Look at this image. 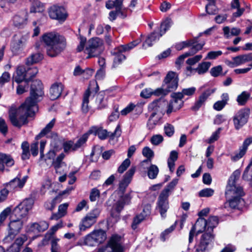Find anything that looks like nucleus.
<instances>
[{"label": "nucleus", "instance_id": "obj_1", "mask_svg": "<svg viewBox=\"0 0 252 252\" xmlns=\"http://www.w3.org/2000/svg\"><path fill=\"white\" fill-rule=\"evenodd\" d=\"M44 95L43 85L40 80L32 82L30 95L25 102L18 108L12 106L9 111V117L12 125L17 127H21L27 123L28 117H32L37 112V103L41 101Z\"/></svg>", "mask_w": 252, "mask_h": 252}, {"label": "nucleus", "instance_id": "obj_2", "mask_svg": "<svg viewBox=\"0 0 252 252\" xmlns=\"http://www.w3.org/2000/svg\"><path fill=\"white\" fill-rule=\"evenodd\" d=\"M46 53L51 57L58 56L65 47L66 41L64 37L55 32H49L42 36Z\"/></svg>", "mask_w": 252, "mask_h": 252}, {"label": "nucleus", "instance_id": "obj_3", "mask_svg": "<svg viewBox=\"0 0 252 252\" xmlns=\"http://www.w3.org/2000/svg\"><path fill=\"white\" fill-rule=\"evenodd\" d=\"M240 174L239 171H235L229 180L226 187L225 194L227 196L233 195H236V196L225 203V208L230 207L231 208H236L238 207L240 204L244 202V200L240 197L244 194L243 189L241 187L237 186L235 183L236 180L238 179Z\"/></svg>", "mask_w": 252, "mask_h": 252}, {"label": "nucleus", "instance_id": "obj_4", "mask_svg": "<svg viewBox=\"0 0 252 252\" xmlns=\"http://www.w3.org/2000/svg\"><path fill=\"white\" fill-rule=\"evenodd\" d=\"M219 222L217 217H211L207 220V232L201 237L198 243L194 247V252H206L209 246L212 244L214 237L212 232Z\"/></svg>", "mask_w": 252, "mask_h": 252}, {"label": "nucleus", "instance_id": "obj_5", "mask_svg": "<svg viewBox=\"0 0 252 252\" xmlns=\"http://www.w3.org/2000/svg\"><path fill=\"white\" fill-rule=\"evenodd\" d=\"M178 183V179H173L161 191L158 196L157 208L159 210L161 217L163 218L165 217V213L169 208L168 198L170 194L173 191Z\"/></svg>", "mask_w": 252, "mask_h": 252}, {"label": "nucleus", "instance_id": "obj_6", "mask_svg": "<svg viewBox=\"0 0 252 252\" xmlns=\"http://www.w3.org/2000/svg\"><path fill=\"white\" fill-rule=\"evenodd\" d=\"M165 104V102H161L157 100L149 105L148 109L152 112L147 123L149 129H153L161 119L163 115V106Z\"/></svg>", "mask_w": 252, "mask_h": 252}, {"label": "nucleus", "instance_id": "obj_7", "mask_svg": "<svg viewBox=\"0 0 252 252\" xmlns=\"http://www.w3.org/2000/svg\"><path fill=\"white\" fill-rule=\"evenodd\" d=\"M103 41L98 37L89 39L87 43L85 52L88 55L87 59L99 55L103 50Z\"/></svg>", "mask_w": 252, "mask_h": 252}, {"label": "nucleus", "instance_id": "obj_8", "mask_svg": "<svg viewBox=\"0 0 252 252\" xmlns=\"http://www.w3.org/2000/svg\"><path fill=\"white\" fill-rule=\"evenodd\" d=\"M34 203L32 198H27L22 201L13 209L12 217L22 219L27 216Z\"/></svg>", "mask_w": 252, "mask_h": 252}, {"label": "nucleus", "instance_id": "obj_9", "mask_svg": "<svg viewBox=\"0 0 252 252\" xmlns=\"http://www.w3.org/2000/svg\"><path fill=\"white\" fill-rule=\"evenodd\" d=\"M12 220L9 223L8 234L3 239V242L5 243L11 242L15 236L20 232L23 227V222L22 219L14 218L12 217Z\"/></svg>", "mask_w": 252, "mask_h": 252}, {"label": "nucleus", "instance_id": "obj_10", "mask_svg": "<svg viewBox=\"0 0 252 252\" xmlns=\"http://www.w3.org/2000/svg\"><path fill=\"white\" fill-rule=\"evenodd\" d=\"M121 132V129L119 125L117 126L114 132L111 133L108 132L106 130L97 126H92L89 130L90 134L93 133L95 135H97L99 138L101 140L105 139L107 137H109L110 139H114L115 138L120 137Z\"/></svg>", "mask_w": 252, "mask_h": 252}, {"label": "nucleus", "instance_id": "obj_11", "mask_svg": "<svg viewBox=\"0 0 252 252\" xmlns=\"http://www.w3.org/2000/svg\"><path fill=\"white\" fill-rule=\"evenodd\" d=\"M250 114V109L248 108H242L235 114L233 117V122L236 129H240L248 122Z\"/></svg>", "mask_w": 252, "mask_h": 252}, {"label": "nucleus", "instance_id": "obj_12", "mask_svg": "<svg viewBox=\"0 0 252 252\" xmlns=\"http://www.w3.org/2000/svg\"><path fill=\"white\" fill-rule=\"evenodd\" d=\"M100 214L98 209L93 210L89 214H87L82 220L79 224L80 231H85L91 227L96 222V219Z\"/></svg>", "mask_w": 252, "mask_h": 252}, {"label": "nucleus", "instance_id": "obj_13", "mask_svg": "<svg viewBox=\"0 0 252 252\" xmlns=\"http://www.w3.org/2000/svg\"><path fill=\"white\" fill-rule=\"evenodd\" d=\"M29 36L24 35L19 37H15L11 43V50L16 54H19L27 44Z\"/></svg>", "mask_w": 252, "mask_h": 252}, {"label": "nucleus", "instance_id": "obj_14", "mask_svg": "<svg viewBox=\"0 0 252 252\" xmlns=\"http://www.w3.org/2000/svg\"><path fill=\"white\" fill-rule=\"evenodd\" d=\"M204 230L207 231V220L204 218H200L197 220L195 224L192 226L189 231V243H191L192 242L196 231H197V234H199Z\"/></svg>", "mask_w": 252, "mask_h": 252}, {"label": "nucleus", "instance_id": "obj_15", "mask_svg": "<svg viewBox=\"0 0 252 252\" xmlns=\"http://www.w3.org/2000/svg\"><path fill=\"white\" fill-rule=\"evenodd\" d=\"M178 83V78L177 74L174 72L170 71L164 80L163 87H164L170 92L177 88Z\"/></svg>", "mask_w": 252, "mask_h": 252}, {"label": "nucleus", "instance_id": "obj_16", "mask_svg": "<svg viewBox=\"0 0 252 252\" xmlns=\"http://www.w3.org/2000/svg\"><path fill=\"white\" fill-rule=\"evenodd\" d=\"M48 12L51 18L58 21H64L67 17L65 10L62 6L53 5L49 8Z\"/></svg>", "mask_w": 252, "mask_h": 252}, {"label": "nucleus", "instance_id": "obj_17", "mask_svg": "<svg viewBox=\"0 0 252 252\" xmlns=\"http://www.w3.org/2000/svg\"><path fill=\"white\" fill-rule=\"evenodd\" d=\"M216 91V88H208L203 91L198 96L191 109L194 111L198 110L202 106L205 104L208 97L213 94Z\"/></svg>", "mask_w": 252, "mask_h": 252}, {"label": "nucleus", "instance_id": "obj_18", "mask_svg": "<svg viewBox=\"0 0 252 252\" xmlns=\"http://www.w3.org/2000/svg\"><path fill=\"white\" fill-rule=\"evenodd\" d=\"M136 168L135 167H132L124 175V178L121 181L119 185L120 190L124 193L129 184L130 183L132 176H133Z\"/></svg>", "mask_w": 252, "mask_h": 252}, {"label": "nucleus", "instance_id": "obj_19", "mask_svg": "<svg viewBox=\"0 0 252 252\" xmlns=\"http://www.w3.org/2000/svg\"><path fill=\"white\" fill-rule=\"evenodd\" d=\"M13 24L18 28L24 27L28 22V12L22 11L15 15L13 19Z\"/></svg>", "mask_w": 252, "mask_h": 252}, {"label": "nucleus", "instance_id": "obj_20", "mask_svg": "<svg viewBox=\"0 0 252 252\" xmlns=\"http://www.w3.org/2000/svg\"><path fill=\"white\" fill-rule=\"evenodd\" d=\"M204 45L205 42H203L200 44L194 46L193 47L190 49L188 52H187L182 55L180 56L177 60L176 63L177 64H180L182 63L185 58L195 55L197 52L202 49Z\"/></svg>", "mask_w": 252, "mask_h": 252}, {"label": "nucleus", "instance_id": "obj_21", "mask_svg": "<svg viewBox=\"0 0 252 252\" xmlns=\"http://www.w3.org/2000/svg\"><path fill=\"white\" fill-rule=\"evenodd\" d=\"M120 237L113 236L108 243V246L111 248L112 252H123L124 249L120 243Z\"/></svg>", "mask_w": 252, "mask_h": 252}, {"label": "nucleus", "instance_id": "obj_22", "mask_svg": "<svg viewBox=\"0 0 252 252\" xmlns=\"http://www.w3.org/2000/svg\"><path fill=\"white\" fill-rule=\"evenodd\" d=\"M15 81L20 84L25 81L24 84H27L29 81L27 69L24 66H19L16 70V75L14 77Z\"/></svg>", "mask_w": 252, "mask_h": 252}, {"label": "nucleus", "instance_id": "obj_23", "mask_svg": "<svg viewBox=\"0 0 252 252\" xmlns=\"http://www.w3.org/2000/svg\"><path fill=\"white\" fill-rule=\"evenodd\" d=\"M63 90V85L61 83H56L52 85L50 89V98L52 100L58 98Z\"/></svg>", "mask_w": 252, "mask_h": 252}, {"label": "nucleus", "instance_id": "obj_24", "mask_svg": "<svg viewBox=\"0 0 252 252\" xmlns=\"http://www.w3.org/2000/svg\"><path fill=\"white\" fill-rule=\"evenodd\" d=\"M95 95V94L94 93L93 91L91 90V88H89L85 92V93L84 94V97H83V102H82V111L86 113L88 111V110H89V105H88L89 102L90 101H91L94 98V96Z\"/></svg>", "mask_w": 252, "mask_h": 252}, {"label": "nucleus", "instance_id": "obj_25", "mask_svg": "<svg viewBox=\"0 0 252 252\" xmlns=\"http://www.w3.org/2000/svg\"><path fill=\"white\" fill-rule=\"evenodd\" d=\"M252 60V54H245L234 57L232 62L230 63L233 67L240 65Z\"/></svg>", "mask_w": 252, "mask_h": 252}, {"label": "nucleus", "instance_id": "obj_26", "mask_svg": "<svg viewBox=\"0 0 252 252\" xmlns=\"http://www.w3.org/2000/svg\"><path fill=\"white\" fill-rule=\"evenodd\" d=\"M49 227V224L45 221L39 222H34L31 224L30 231L35 233L41 232L46 230Z\"/></svg>", "mask_w": 252, "mask_h": 252}, {"label": "nucleus", "instance_id": "obj_27", "mask_svg": "<svg viewBox=\"0 0 252 252\" xmlns=\"http://www.w3.org/2000/svg\"><path fill=\"white\" fill-rule=\"evenodd\" d=\"M131 199V196L130 193H127L122 196L115 205L116 211L118 212L121 211L125 205H128L130 203Z\"/></svg>", "mask_w": 252, "mask_h": 252}, {"label": "nucleus", "instance_id": "obj_28", "mask_svg": "<svg viewBox=\"0 0 252 252\" xmlns=\"http://www.w3.org/2000/svg\"><path fill=\"white\" fill-rule=\"evenodd\" d=\"M14 164V160L10 156L0 153V171H4V164L7 166H11L13 165Z\"/></svg>", "mask_w": 252, "mask_h": 252}, {"label": "nucleus", "instance_id": "obj_29", "mask_svg": "<svg viewBox=\"0 0 252 252\" xmlns=\"http://www.w3.org/2000/svg\"><path fill=\"white\" fill-rule=\"evenodd\" d=\"M183 105L182 100L174 99L171 101L167 106L166 113L168 115L171 114L172 112L180 109Z\"/></svg>", "mask_w": 252, "mask_h": 252}, {"label": "nucleus", "instance_id": "obj_30", "mask_svg": "<svg viewBox=\"0 0 252 252\" xmlns=\"http://www.w3.org/2000/svg\"><path fill=\"white\" fill-rule=\"evenodd\" d=\"M27 179V176L24 177L22 179H20V178L17 177L9 182V183L7 185V187L13 189L16 188L21 189L24 186Z\"/></svg>", "mask_w": 252, "mask_h": 252}, {"label": "nucleus", "instance_id": "obj_31", "mask_svg": "<svg viewBox=\"0 0 252 252\" xmlns=\"http://www.w3.org/2000/svg\"><path fill=\"white\" fill-rule=\"evenodd\" d=\"M68 206V204L67 203L60 205L59 206L58 213L53 214L50 219L51 220H58L60 218L64 216L66 214V210Z\"/></svg>", "mask_w": 252, "mask_h": 252}, {"label": "nucleus", "instance_id": "obj_32", "mask_svg": "<svg viewBox=\"0 0 252 252\" xmlns=\"http://www.w3.org/2000/svg\"><path fill=\"white\" fill-rule=\"evenodd\" d=\"M43 56L40 53H35L31 54L26 59V64L28 65L36 63L41 61Z\"/></svg>", "mask_w": 252, "mask_h": 252}, {"label": "nucleus", "instance_id": "obj_33", "mask_svg": "<svg viewBox=\"0 0 252 252\" xmlns=\"http://www.w3.org/2000/svg\"><path fill=\"white\" fill-rule=\"evenodd\" d=\"M251 96L250 93L246 91L242 92L239 94L236 98V101L239 105H245Z\"/></svg>", "mask_w": 252, "mask_h": 252}, {"label": "nucleus", "instance_id": "obj_34", "mask_svg": "<svg viewBox=\"0 0 252 252\" xmlns=\"http://www.w3.org/2000/svg\"><path fill=\"white\" fill-rule=\"evenodd\" d=\"M94 237H95L98 244L103 243L106 239V232L101 229L94 230L92 232Z\"/></svg>", "mask_w": 252, "mask_h": 252}, {"label": "nucleus", "instance_id": "obj_35", "mask_svg": "<svg viewBox=\"0 0 252 252\" xmlns=\"http://www.w3.org/2000/svg\"><path fill=\"white\" fill-rule=\"evenodd\" d=\"M161 36H160V34H158L155 32H153L148 36L143 46L144 47L146 45L149 47L152 46L153 43L158 40Z\"/></svg>", "mask_w": 252, "mask_h": 252}, {"label": "nucleus", "instance_id": "obj_36", "mask_svg": "<svg viewBox=\"0 0 252 252\" xmlns=\"http://www.w3.org/2000/svg\"><path fill=\"white\" fill-rule=\"evenodd\" d=\"M55 123V119H53L46 126L41 130L40 133L36 136V140L39 139L42 136L45 135L50 131Z\"/></svg>", "mask_w": 252, "mask_h": 252}, {"label": "nucleus", "instance_id": "obj_37", "mask_svg": "<svg viewBox=\"0 0 252 252\" xmlns=\"http://www.w3.org/2000/svg\"><path fill=\"white\" fill-rule=\"evenodd\" d=\"M197 39L194 38L190 40H188L182 42L180 44L177 45V48L178 50H182L183 48L191 46V49L194 46H195L197 44Z\"/></svg>", "mask_w": 252, "mask_h": 252}, {"label": "nucleus", "instance_id": "obj_38", "mask_svg": "<svg viewBox=\"0 0 252 252\" xmlns=\"http://www.w3.org/2000/svg\"><path fill=\"white\" fill-rule=\"evenodd\" d=\"M92 232L87 235L84 238V244L88 246L93 247L98 245V243L95 240V237H94Z\"/></svg>", "mask_w": 252, "mask_h": 252}, {"label": "nucleus", "instance_id": "obj_39", "mask_svg": "<svg viewBox=\"0 0 252 252\" xmlns=\"http://www.w3.org/2000/svg\"><path fill=\"white\" fill-rule=\"evenodd\" d=\"M208 4L206 6V12L210 15H214L218 11V9L215 5V0H207Z\"/></svg>", "mask_w": 252, "mask_h": 252}, {"label": "nucleus", "instance_id": "obj_40", "mask_svg": "<svg viewBox=\"0 0 252 252\" xmlns=\"http://www.w3.org/2000/svg\"><path fill=\"white\" fill-rule=\"evenodd\" d=\"M210 62H203L198 64L196 70L198 74H203L206 72L211 66Z\"/></svg>", "mask_w": 252, "mask_h": 252}, {"label": "nucleus", "instance_id": "obj_41", "mask_svg": "<svg viewBox=\"0 0 252 252\" xmlns=\"http://www.w3.org/2000/svg\"><path fill=\"white\" fill-rule=\"evenodd\" d=\"M43 10V4L39 1H35L32 4L30 12L31 13L41 12Z\"/></svg>", "mask_w": 252, "mask_h": 252}, {"label": "nucleus", "instance_id": "obj_42", "mask_svg": "<svg viewBox=\"0 0 252 252\" xmlns=\"http://www.w3.org/2000/svg\"><path fill=\"white\" fill-rule=\"evenodd\" d=\"M158 168L157 166L154 164H152L148 170V175L149 178L154 179H155L158 173Z\"/></svg>", "mask_w": 252, "mask_h": 252}, {"label": "nucleus", "instance_id": "obj_43", "mask_svg": "<svg viewBox=\"0 0 252 252\" xmlns=\"http://www.w3.org/2000/svg\"><path fill=\"white\" fill-rule=\"evenodd\" d=\"M140 43V41H134L133 42H131L129 43H128L127 45H122L118 47V50L120 52H123L125 51H127L133 48H134L135 46H136L137 45H138Z\"/></svg>", "mask_w": 252, "mask_h": 252}, {"label": "nucleus", "instance_id": "obj_44", "mask_svg": "<svg viewBox=\"0 0 252 252\" xmlns=\"http://www.w3.org/2000/svg\"><path fill=\"white\" fill-rule=\"evenodd\" d=\"M64 158V155L63 153L60 154L57 158L53 161L52 165L54 167L56 170L58 169L64 162L63 161Z\"/></svg>", "mask_w": 252, "mask_h": 252}, {"label": "nucleus", "instance_id": "obj_45", "mask_svg": "<svg viewBox=\"0 0 252 252\" xmlns=\"http://www.w3.org/2000/svg\"><path fill=\"white\" fill-rule=\"evenodd\" d=\"M90 133L89 131L85 134H84L80 138L77 140V141L74 143L75 144V148L74 149H78L82 146H83L87 141L88 136Z\"/></svg>", "mask_w": 252, "mask_h": 252}, {"label": "nucleus", "instance_id": "obj_46", "mask_svg": "<svg viewBox=\"0 0 252 252\" xmlns=\"http://www.w3.org/2000/svg\"><path fill=\"white\" fill-rule=\"evenodd\" d=\"M142 154L144 157L147 158V159L144 160L143 162H148L150 161L151 158L154 157L153 151L148 147H145L143 148Z\"/></svg>", "mask_w": 252, "mask_h": 252}, {"label": "nucleus", "instance_id": "obj_47", "mask_svg": "<svg viewBox=\"0 0 252 252\" xmlns=\"http://www.w3.org/2000/svg\"><path fill=\"white\" fill-rule=\"evenodd\" d=\"M169 91H167V90L164 87H163V86L162 87L153 90V95L156 96H164L167 95Z\"/></svg>", "mask_w": 252, "mask_h": 252}, {"label": "nucleus", "instance_id": "obj_48", "mask_svg": "<svg viewBox=\"0 0 252 252\" xmlns=\"http://www.w3.org/2000/svg\"><path fill=\"white\" fill-rule=\"evenodd\" d=\"M56 156V153L54 150H50L46 155L44 160L47 164L52 163Z\"/></svg>", "mask_w": 252, "mask_h": 252}, {"label": "nucleus", "instance_id": "obj_49", "mask_svg": "<svg viewBox=\"0 0 252 252\" xmlns=\"http://www.w3.org/2000/svg\"><path fill=\"white\" fill-rule=\"evenodd\" d=\"M177 221L172 225L169 228L165 229L162 232L160 235V238L162 241H164L166 239V237L170 233H171L175 228L176 226Z\"/></svg>", "mask_w": 252, "mask_h": 252}, {"label": "nucleus", "instance_id": "obj_50", "mask_svg": "<svg viewBox=\"0 0 252 252\" xmlns=\"http://www.w3.org/2000/svg\"><path fill=\"white\" fill-rule=\"evenodd\" d=\"M214 193V190L210 188H206L201 190L199 192L200 197H208L212 196Z\"/></svg>", "mask_w": 252, "mask_h": 252}, {"label": "nucleus", "instance_id": "obj_51", "mask_svg": "<svg viewBox=\"0 0 252 252\" xmlns=\"http://www.w3.org/2000/svg\"><path fill=\"white\" fill-rule=\"evenodd\" d=\"M59 239L53 238L51 243V252H60V247L58 244Z\"/></svg>", "mask_w": 252, "mask_h": 252}, {"label": "nucleus", "instance_id": "obj_52", "mask_svg": "<svg viewBox=\"0 0 252 252\" xmlns=\"http://www.w3.org/2000/svg\"><path fill=\"white\" fill-rule=\"evenodd\" d=\"M130 164V161L128 158L126 159L119 167L118 172L123 173L129 167Z\"/></svg>", "mask_w": 252, "mask_h": 252}, {"label": "nucleus", "instance_id": "obj_53", "mask_svg": "<svg viewBox=\"0 0 252 252\" xmlns=\"http://www.w3.org/2000/svg\"><path fill=\"white\" fill-rule=\"evenodd\" d=\"M145 219V218L144 217L143 214H140L134 218L131 225L132 229H135L137 228V225L139 224Z\"/></svg>", "mask_w": 252, "mask_h": 252}, {"label": "nucleus", "instance_id": "obj_54", "mask_svg": "<svg viewBox=\"0 0 252 252\" xmlns=\"http://www.w3.org/2000/svg\"><path fill=\"white\" fill-rule=\"evenodd\" d=\"M170 27V22L168 20H166L163 22L160 25V36H162L164 34L167 30Z\"/></svg>", "mask_w": 252, "mask_h": 252}, {"label": "nucleus", "instance_id": "obj_55", "mask_svg": "<svg viewBox=\"0 0 252 252\" xmlns=\"http://www.w3.org/2000/svg\"><path fill=\"white\" fill-rule=\"evenodd\" d=\"M202 58V56L201 55H197L188 59L186 61V63L189 65H192L198 63Z\"/></svg>", "mask_w": 252, "mask_h": 252}, {"label": "nucleus", "instance_id": "obj_56", "mask_svg": "<svg viewBox=\"0 0 252 252\" xmlns=\"http://www.w3.org/2000/svg\"><path fill=\"white\" fill-rule=\"evenodd\" d=\"M164 132L165 134L171 137L174 133V126L169 124H166L164 127Z\"/></svg>", "mask_w": 252, "mask_h": 252}, {"label": "nucleus", "instance_id": "obj_57", "mask_svg": "<svg viewBox=\"0 0 252 252\" xmlns=\"http://www.w3.org/2000/svg\"><path fill=\"white\" fill-rule=\"evenodd\" d=\"M136 105L133 103L129 104L126 107L121 110L120 114L121 115L126 116L130 113L135 108Z\"/></svg>", "mask_w": 252, "mask_h": 252}, {"label": "nucleus", "instance_id": "obj_58", "mask_svg": "<svg viewBox=\"0 0 252 252\" xmlns=\"http://www.w3.org/2000/svg\"><path fill=\"white\" fill-rule=\"evenodd\" d=\"M246 151L242 148H240L238 153H236L234 156H231V159L234 161H236L242 158L245 154Z\"/></svg>", "mask_w": 252, "mask_h": 252}, {"label": "nucleus", "instance_id": "obj_59", "mask_svg": "<svg viewBox=\"0 0 252 252\" xmlns=\"http://www.w3.org/2000/svg\"><path fill=\"white\" fill-rule=\"evenodd\" d=\"M222 68L221 65L212 68L210 70V74L213 77H217L219 76L222 72Z\"/></svg>", "mask_w": 252, "mask_h": 252}, {"label": "nucleus", "instance_id": "obj_60", "mask_svg": "<svg viewBox=\"0 0 252 252\" xmlns=\"http://www.w3.org/2000/svg\"><path fill=\"white\" fill-rule=\"evenodd\" d=\"M95 94L94 97H95V103L97 105V107L99 109L103 108L104 106V105L102 104V102L103 101V97L102 95L96 94V92H94Z\"/></svg>", "mask_w": 252, "mask_h": 252}, {"label": "nucleus", "instance_id": "obj_61", "mask_svg": "<svg viewBox=\"0 0 252 252\" xmlns=\"http://www.w3.org/2000/svg\"><path fill=\"white\" fill-rule=\"evenodd\" d=\"M246 8L249 9V7L248 6H246V7L245 8V7H241L240 6H239V8H235V9H236V11L233 13V14H232L233 18H236L241 17L244 13Z\"/></svg>", "mask_w": 252, "mask_h": 252}, {"label": "nucleus", "instance_id": "obj_62", "mask_svg": "<svg viewBox=\"0 0 252 252\" xmlns=\"http://www.w3.org/2000/svg\"><path fill=\"white\" fill-rule=\"evenodd\" d=\"M100 192L96 188L93 189L90 192V199L91 201H95L99 197Z\"/></svg>", "mask_w": 252, "mask_h": 252}, {"label": "nucleus", "instance_id": "obj_63", "mask_svg": "<svg viewBox=\"0 0 252 252\" xmlns=\"http://www.w3.org/2000/svg\"><path fill=\"white\" fill-rule=\"evenodd\" d=\"M163 140V138L162 135L157 134L154 135L151 139V143L155 145H158L161 143Z\"/></svg>", "mask_w": 252, "mask_h": 252}, {"label": "nucleus", "instance_id": "obj_64", "mask_svg": "<svg viewBox=\"0 0 252 252\" xmlns=\"http://www.w3.org/2000/svg\"><path fill=\"white\" fill-rule=\"evenodd\" d=\"M75 144L71 141L66 142L63 144V149L65 152L70 151H76V149H74L75 148Z\"/></svg>", "mask_w": 252, "mask_h": 252}]
</instances>
